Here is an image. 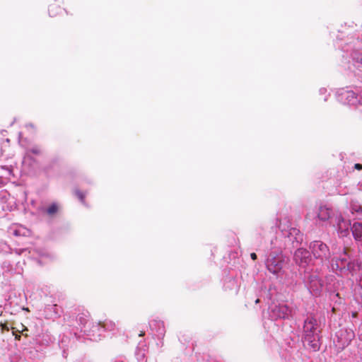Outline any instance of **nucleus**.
I'll list each match as a JSON object with an SVG mask.
<instances>
[{"mask_svg": "<svg viewBox=\"0 0 362 362\" xmlns=\"http://www.w3.org/2000/svg\"><path fill=\"white\" fill-rule=\"evenodd\" d=\"M349 223L345 222L343 219L338 223V231L342 236L348 234Z\"/></svg>", "mask_w": 362, "mask_h": 362, "instance_id": "6e6552de", "label": "nucleus"}, {"mask_svg": "<svg viewBox=\"0 0 362 362\" xmlns=\"http://www.w3.org/2000/svg\"><path fill=\"white\" fill-rule=\"evenodd\" d=\"M267 267L270 272L276 274L283 268V260L281 258L270 259L267 261Z\"/></svg>", "mask_w": 362, "mask_h": 362, "instance_id": "20e7f679", "label": "nucleus"}, {"mask_svg": "<svg viewBox=\"0 0 362 362\" xmlns=\"http://www.w3.org/2000/svg\"><path fill=\"white\" fill-rule=\"evenodd\" d=\"M76 196L81 202H84L86 194L83 192L79 190L76 191Z\"/></svg>", "mask_w": 362, "mask_h": 362, "instance_id": "f8f14e48", "label": "nucleus"}, {"mask_svg": "<svg viewBox=\"0 0 362 362\" xmlns=\"http://www.w3.org/2000/svg\"><path fill=\"white\" fill-rule=\"evenodd\" d=\"M352 233L356 241L362 242V223H354L351 227Z\"/></svg>", "mask_w": 362, "mask_h": 362, "instance_id": "39448f33", "label": "nucleus"}, {"mask_svg": "<svg viewBox=\"0 0 362 362\" xmlns=\"http://www.w3.org/2000/svg\"><path fill=\"white\" fill-rule=\"evenodd\" d=\"M0 326L1 327L2 332H4V331H6V332L9 331V327H8L6 323H1Z\"/></svg>", "mask_w": 362, "mask_h": 362, "instance_id": "4468645a", "label": "nucleus"}, {"mask_svg": "<svg viewBox=\"0 0 362 362\" xmlns=\"http://www.w3.org/2000/svg\"><path fill=\"white\" fill-rule=\"evenodd\" d=\"M344 254L346 255V252H347V249H344Z\"/></svg>", "mask_w": 362, "mask_h": 362, "instance_id": "5701e85b", "label": "nucleus"}, {"mask_svg": "<svg viewBox=\"0 0 362 362\" xmlns=\"http://www.w3.org/2000/svg\"><path fill=\"white\" fill-rule=\"evenodd\" d=\"M144 335H145V332L144 331H141L139 334V337H143Z\"/></svg>", "mask_w": 362, "mask_h": 362, "instance_id": "412c9836", "label": "nucleus"}, {"mask_svg": "<svg viewBox=\"0 0 362 362\" xmlns=\"http://www.w3.org/2000/svg\"><path fill=\"white\" fill-rule=\"evenodd\" d=\"M32 152H33V153H35V154H38V153H40V151H39V150H37V149H33V150H32Z\"/></svg>", "mask_w": 362, "mask_h": 362, "instance_id": "6ab92c4d", "label": "nucleus"}, {"mask_svg": "<svg viewBox=\"0 0 362 362\" xmlns=\"http://www.w3.org/2000/svg\"><path fill=\"white\" fill-rule=\"evenodd\" d=\"M310 249L314 257L322 260L329 259V252L328 247L321 241H314L310 243Z\"/></svg>", "mask_w": 362, "mask_h": 362, "instance_id": "f03ea898", "label": "nucleus"}, {"mask_svg": "<svg viewBox=\"0 0 362 362\" xmlns=\"http://www.w3.org/2000/svg\"><path fill=\"white\" fill-rule=\"evenodd\" d=\"M332 210L326 206H320L319 208L317 217L320 221H327L331 216Z\"/></svg>", "mask_w": 362, "mask_h": 362, "instance_id": "0eeeda50", "label": "nucleus"}, {"mask_svg": "<svg viewBox=\"0 0 362 362\" xmlns=\"http://www.w3.org/2000/svg\"><path fill=\"white\" fill-rule=\"evenodd\" d=\"M294 259L297 264L300 266H306L310 261V255L309 251L305 249H298L294 254Z\"/></svg>", "mask_w": 362, "mask_h": 362, "instance_id": "7ed1b4c3", "label": "nucleus"}, {"mask_svg": "<svg viewBox=\"0 0 362 362\" xmlns=\"http://www.w3.org/2000/svg\"><path fill=\"white\" fill-rule=\"evenodd\" d=\"M13 334L15 336V339H16V340H20V339H21V335H19V334H16L14 331H13Z\"/></svg>", "mask_w": 362, "mask_h": 362, "instance_id": "a211bd4d", "label": "nucleus"}, {"mask_svg": "<svg viewBox=\"0 0 362 362\" xmlns=\"http://www.w3.org/2000/svg\"><path fill=\"white\" fill-rule=\"evenodd\" d=\"M250 257L252 260H256L257 258V255L255 252L250 254Z\"/></svg>", "mask_w": 362, "mask_h": 362, "instance_id": "dca6fc26", "label": "nucleus"}, {"mask_svg": "<svg viewBox=\"0 0 362 362\" xmlns=\"http://www.w3.org/2000/svg\"><path fill=\"white\" fill-rule=\"evenodd\" d=\"M304 339L313 351L319 349V329L317 320L313 317H308L305 320L303 326Z\"/></svg>", "mask_w": 362, "mask_h": 362, "instance_id": "f257e3e1", "label": "nucleus"}, {"mask_svg": "<svg viewBox=\"0 0 362 362\" xmlns=\"http://www.w3.org/2000/svg\"><path fill=\"white\" fill-rule=\"evenodd\" d=\"M351 316H352L353 317H356L358 316V313H357V312H353V313H351Z\"/></svg>", "mask_w": 362, "mask_h": 362, "instance_id": "aec40b11", "label": "nucleus"}, {"mask_svg": "<svg viewBox=\"0 0 362 362\" xmlns=\"http://www.w3.org/2000/svg\"><path fill=\"white\" fill-rule=\"evenodd\" d=\"M99 325L104 329H109L110 326H114V324H112L111 322H110V325L106 322H100Z\"/></svg>", "mask_w": 362, "mask_h": 362, "instance_id": "ddd939ff", "label": "nucleus"}, {"mask_svg": "<svg viewBox=\"0 0 362 362\" xmlns=\"http://www.w3.org/2000/svg\"><path fill=\"white\" fill-rule=\"evenodd\" d=\"M354 168L356 170H362V164H360V163L355 164Z\"/></svg>", "mask_w": 362, "mask_h": 362, "instance_id": "2eb2a0df", "label": "nucleus"}, {"mask_svg": "<svg viewBox=\"0 0 362 362\" xmlns=\"http://www.w3.org/2000/svg\"><path fill=\"white\" fill-rule=\"evenodd\" d=\"M351 211L352 214L355 215L356 218L362 219V206L358 202L352 201L351 202Z\"/></svg>", "mask_w": 362, "mask_h": 362, "instance_id": "423d86ee", "label": "nucleus"}, {"mask_svg": "<svg viewBox=\"0 0 362 362\" xmlns=\"http://www.w3.org/2000/svg\"><path fill=\"white\" fill-rule=\"evenodd\" d=\"M27 331H28V328L27 327H24V329L21 332L25 337H28V334L26 332H27Z\"/></svg>", "mask_w": 362, "mask_h": 362, "instance_id": "f3484780", "label": "nucleus"}, {"mask_svg": "<svg viewBox=\"0 0 362 362\" xmlns=\"http://www.w3.org/2000/svg\"><path fill=\"white\" fill-rule=\"evenodd\" d=\"M340 261H341V265L337 264L338 267H340L341 269H342V268H345L346 266L347 269H350L351 264H350V262L347 263V259L346 258L340 259Z\"/></svg>", "mask_w": 362, "mask_h": 362, "instance_id": "9b49d317", "label": "nucleus"}, {"mask_svg": "<svg viewBox=\"0 0 362 362\" xmlns=\"http://www.w3.org/2000/svg\"><path fill=\"white\" fill-rule=\"evenodd\" d=\"M23 310H26L27 312H29V309L27 308H23Z\"/></svg>", "mask_w": 362, "mask_h": 362, "instance_id": "4be33fe9", "label": "nucleus"}, {"mask_svg": "<svg viewBox=\"0 0 362 362\" xmlns=\"http://www.w3.org/2000/svg\"><path fill=\"white\" fill-rule=\"evenodd\" d=\"M61 10L59 6L56 5H50L49 7V13L51 17H54L57 16V11Z\"/></svg>", "mask_w": 362, "mask_h": 362, "instance_id": "1a4fd4ad", "label": "nucleus"}, {"mask_svg": "<svg viewBox=\"0 0 362 362\" xmlns=\"http://www.w3.org/2000/svg\"><path fill=\"white\" fill-rule=\"evenodd\" d=\"M58 211V206L57 204H52V205H50L47 209V213L50 215V216H52L54 214H55Z\"/></svg>", "mask_w": 362, "mask_h": 362, "instance_id": "9d476101", "label": "nucleus"}]
</instances>
